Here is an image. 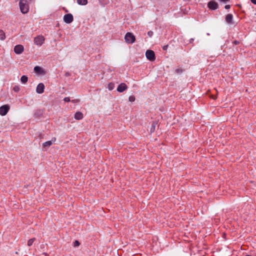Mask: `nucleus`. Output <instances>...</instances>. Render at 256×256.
I'll list each match as a JSON object with an SVG mask.
<instances>
[{"mask_svg":"<svg viewBox=\"0 0 256 256\" xmlns=\"http://www.w3.org/2000/svg\"><path fill=\"white\" fill-rule=\"evenodd\" d=\"M128 88V86L124 83H121L118 85L117 90L120 92H122Z\"/></svg>","mask_w":256,"mask_h":256,"instance_id":"11","label":"nucleus"},{"mask_svg":"<svg viewBox=\"0 0 256 256\" xmlns=\"http://www.w3.org/2000/svg\"><path fill=\"white\" fill-rule=\"evenodd\" d=\"M80 244V243L79 241L78 240H75V242L74 243V247L78 246H79Z\"/></svg>","mask_w":256,"mask_h":256,"instance_id":"23","label":"nucleus"},{"mask_svg":"<svg viewBox=\"0 0 256 256\" xmlns=\"http://www.w3.org/2000/svg\"><path fill=\"white\" fill-rule=\"evenodd\" d=\"M73 16L70 14H68L64 16V20L67 24H70L73 21Z\"/></svg>","mask_w":256,"mask_h":256,"instance_id":"7","label":"nucleus"},{"mask_svg":"<svg viewBox=\"0 0 256 256\" xmlns=\"http://www.w3.org/2000/svg\"><path fill=\"white\" fill-rule=\"evenodd\" d=\"M10 109V106L8 104H4L0 107V114L4 116L6 114Z\"/></svg>","mask_w":256,"mask_h":256,"instance_id":"3","label":"nucleus"},{"mask_svg":"<svg viewBox=\"0 0 256 256\" xmlns=\"http://www.w3.org/2000/svg\"><path fill=\"white\" fill-rule=\"evenodd\" d=\"M38 138H40V139H42L43 138V135L42 134H40L38 136Z\"/></svg>","mask_w":256,"mask_h":256,"instance_id":"28","label":"nucleus"},{"mask_svg":"<svg viewBox=\"0 0 256 256\" xmlns=\"http://www.w3.org/2000/svg\"><path fill=\"white\" fill-rule=\"evenodd\" d=\"M80 0H77V2L80 4Z\"/></svg>","mask_w":256,"mask_h":256,"instance_id":"37","label":"nucleus"},{"mask_svg":"<svg viewBox=\"0 0 256 256\" xmlns=\"http://www.w3.org/2000/svg\"><path fill=\"white\" fill-rule=\"evenodd\" d=\"M65 76H70V74L68 72H66L65 74Z\"/></svg>","mask_w":256,"mask_h":256,"instance_id":"32","label":"nucleus"},{"mask_svg":"<svg viewBox=\"0 0 256 256\" xmlns=\"http://www.w3.org/2000/svg\"><path fill=\"white\" fill-rule=\"evenodd\" d=\"M128 100L130 102H134L135 100V97L134 96H130Z\"/></svg>","mask_w":256,"mask_h":256,"instance_id":"21","label":"nucleus"},{"mask_svg":"<svg viewBox=\"0 0 256 256\" xmlns=\"http://www.w3.org/2000/svg\"><path fill=\"white\" fill-rule=\"evenodd\" d=\"M78 100H72V102H78Z\"/></svg>","mask_w":256,"mask_h":256,"instance_id":"36","label":"nucleus"},{"mask_svg":"<svg viewBox=\"0 0 256 256\" xmlns=\"http://www.w3.org/2000/svg\"><path fill=\"white\" fill-rule=\"evenodd\" d=\"M146 56V58L150 61H154L156 59L154 52L152 50H147Z\"/></svg>","mask_w":256,"mask_h":256,"instance_id":"4","label":"nucleus"},{"mask_svg":"<svg viewBox=\"0 0 256 256\" xmlns=\"http://www.w3.org/2000/svg\"><path fill=\"white\" fill-rule=\"evenodd\" d=\"M43 112L42 110H38L36 112L34 116L36 117H40L42 114Z\"/></svg>","mask_w":256,"mask_h":256,"instance_id":"15","label":"nucleus"},{"mask_svg":"<svg viewBox=\"0 0 256 256\" xmlns=\"http://www.w3.org/2000/svg\"><path fill=\"white\" fill-rule=\"evenodd\" d=\"M230 5H226L225 6V8L226 9H229L230 8Z\"/></svg>","mask_w":256,"mask_h":256,"instance_id":"29","label":"nucleus"},{"mask_svg":"<svg viewBox=\"0 0 256 256\" xmlns=\"http://www.w3.org/2000/svg\"><path fill=\"white\" fill-rule=\"evenodd\" d=\"M220 0L222 2H226L228 1H229L230 0Z\"/></svg>","mask_w":256,"mask_h":256,"instance_id":"34","label":"nucleus"},{"mask_svg":"<svg viewBox=\"0 0 256 256\" xmlns=\"http://www.w3.org/2000/svg\"><path fill=\"white\" fill-rule=\"evenodd\" d=\"M34 71L37 74H40L42 72L43 70L40 67L36 66L34 68Z\"/></svg>","mask_w":256,"mask_h":256,"instance_id":"13","label":"nucleus"},{"mask_svg":"<svg viewBox=\"0 0 256 256\" xmlns=\"http://www.w3.org/2000/svg\"><path fill=\"white\" fill-rule=\"evenodd\" d=\"M44 40V38L42 36H38L34 39V44L38 46H41Z\"/></svg>","mask_w":256,"mask_h":256,"instance_id":"5","label":"nucleus"},{"mask_svg":"<svg viewBox=\"0 0 256 256\" xmlns=\"http://www.w3.org/2000/svg\"><path fill=\"white\" fill-rule=\"evenodd\" d=\"M20 90V88L18 86H15L14 88H13V90L15 92H18Z\"/></svg>","mask_w":256,"mask_h":256,"instance_id":"22","label":"nucleus"},{"mask_svg":"<svg viewBox=\"0 0 256 256\" xmlns=\"http://www.w3.org/2000/svg\"><path fill=\"white\" fill-rule=\"evenodd\" d=\"M208 6L210 10H215L218 8V5L216 2L211 0L208 2Z\"/></svg>","mask_w":256,"mask_h":256,"instance_id":"6","label":"nucleus"},{"mask_svg":"<svg viewBox=\"0 0 256 256\" xmlns=\"http://www.w3.org/2000/svg\"><path fill=\"white\" fill-rule=\"evenodd\" d=\"M246 256H250V255H246Z\"/></svg>","mask_w":256,"mask_h":256,"instance_id":"39","label":"nucleus"},{"mask_svg":"<svg viewBox=\"0 0 256 256\" xmlns=\"http://www.w3.org/2000/svg\"><path fill=\"white\" fill-rule=\"evenodd\" d=\"M87 3V0H81V5H86Z\"/></svg>","mask_w":256,"mask_h":256,"instance_id":"24","label":"nucleus"},{"mask_svg":"<svg viewBox=\"0 0 256 256\" xmlns=\"http://www.w3.org/2000/svg\"><path fill=\"white\" fill-rule=\"evenodd\" d=\"M126 42L128 44H132L136 39L134 35L131 32H127L124 36Z\"/></svg>","mask_w":256,"mask_h":256,"instance_id":"2","label":"nucleus"},{"mask_svg":"<svg viewBox=\"0 0 256 256\" xmlns=\"http://www.w3.org/2000/svg\"><path fill=\"white\" fill-rule=\"evenodd\" d=\"M148 34L150 37H151L153 35V32L152 31H149L148 32Z\"/></svg>","mask_w":256,"mask_h":256,"instance_id":"25","label":"nucleus"},{"mask_svg":"<svg viewBox=\"0 0 256 256\" xmlns=\"http://www.w3.org/2000/svg\"><path fill=\"white\" fill-rule=\"evenodd\" d=\"M108 88L109 90H112L114 88V84L112 82H110V83L108 84Z\"/></svg>","mask_w":256,"mask_h":256,"instance_id":"18","label":"nucleus"},{"mask_svg":"<svg viewBox=\"0 0 256 256\" xmlns=\"http://www.w3.org/2000/svg\"><path fill=\"white\" fill-rule=\"evenodd\" d=\"M254 4H256V0H250Z\"/></svg>","mask_w":256,"mask_h":256,"instance_id":"30","label":"nucleus"},{"mask_svg":"<svg viewBox=\"0 0 256 256\" xmlns=\"http://www.w3.org/2000/svg\"><path fill=\"white\" fill-rule=\"evenodd\" d=\"M64 100L66 102H68L70 101V98L68 97L65 98Z\"/></svg>","mask_w":256,"mask_h":256,"instance_id":"26","label":"nucleus"},{"mask_svg":"<svg viewBox=\"0 0 256 256\" xmlns=\"http://www.w3.org/2000/svg\"><path fill=\"white\" fill-rule=\"evenodd\" d=\"M56 140V138H54V140H49L48 142H44L42 144L43 148H46V147L50 146L53 143V142H54Z\"/></svg>","mask_w":256,"mask_h":256,"instance_id":"12","label":"nucleus"},{"mask_svg":"<svg viewBox=\"0 0 256 256\" xmlns=\"http://www.w3.org/2000/svg\"><path fill=\"white\" fill-rule=\"evenodd\" d=\"M74 118L76 120H80V112H77L75 115Z\"/></svg>","mask_w":256,"mask_h":256,"instance_id":"20","label":"nucleus"},{"mask_svg":"<svg viewBox=\"0 0 256 256\" xmlns=\"http://www.w3.org/2000/svg\"><path fill=\"white\" fill-rule=\"evenodd\" d=\"M234 43L235 44H238L240 42H239L237 41V40H234Z\"/></svg>","mask_w":256,"mask_h":256,"instance_id":"31","label":"nucleus"},{"mask_svg":"<svg viewBox=\"0 0 256 256\" xmlns=\"http://www.w3.org/2000/svg\"><path fill=\"white\" fill-rule=\"evenodd\" d=\"M226 22L229 24H234L233 16L231 14H228L225 18Z\"/></svg>","mask_w":256,"mask_h":256,"instance_id":"10","label":"nucleus"},{"mask_svg":"<svg viewBox=\"0 0 256 256\" xmlns=\"http://www.w3.org/2000/svg\"><path fill=\"white\" fill-rule=\"evenodd\" d=\"M176 72H177V73H180V72H182V69H176Z\"/></svg>","mask_w":256,"mask_h":256,"instance_id":"27","label":"nucleus"},{"mask_svg":"<svg viewBox=\"0 0 256 256\" xmlns=\"http://www.w3.org/2000/svg\"><path fill=\"white\" fill-rule=\"evenodd\" d=\"M35 240V238H32L29 240L28 242V246H31L33 242H34Z\"/></svg>","mask_w":256,"mask_h":256,"instance_id":"19","label":"nucleus"},{"mask_svg":"<svg viewBox=\"0 0 256 256\" xmlns=\"http://www.w3.org/2000/svg\"><path fill=\"white\" fill-rule=\"evenodd\" d=\"M82 114H81V117H80V118L82 119Z\"/></svg>","mask_w":256,"mask_h":256,"instance_id":"38","label":"nucleus"},{"mask_svg":"<svg viewBox=\"0 0 256 256\" xmlns=\"http://www.w3.org/2000/svg\"><path fill=\"white\" fill-rule=\"evenodd\" d=\"M44 85L43 83H40L36 88V92L38 94H42L44 92Z\"/></svg>","mask_w":256,"mask_h":256,"instance_id":"9","label":"nucleus"},{"mask_svg":"<svg viewBox=\"0 0 256 256\" xmlns=\"http://www.w3.org/2000/svg\"><path fill=\"white\" fill-rule=\"evenodd\" d=\"M28 78L26 76H22L21 77L20 80L22 83L25 84L28 82Z\"/></svg>","mask_w":256,"mask_h":256,"instance_id":"17","label":"nucleus"},{"mask_svg":"<svg viewBox=\"0 0 256 256\" xmlns=\"http://www.w3.org/2000/svg\"><path fill=\"white\" fill-rule=\"evenodd\" d=\"M156 125V122H153L152 124L151 128H150V132L151 133L154 131Z\"/></svg>","mask_w":256,"mask_h":256,"instance_id":"14","label":"nucleus"},{"mask_svg":"<svg viewBox=\"0 0 256 256\" xmlns=\"http://www.w3.org/2000/svg\"><path fill=\"white\" fill-rule=\"evenodd\" d=\"M168 46H164L163 47V49H164V50H166L167 49V48H168Z\"/></svg>","mask_w":256,"mask_h":256,"instance_id":"33","label":"nucleus"},{"mask_svg":"<svg viewBox=\"0 0 256 256\" xmlns=\"http://www.w3.org/2000/svg\"><path fill=\"white\" fill-rule=\"evenodd\" d=\"M24 46L20 44L16 45L14 48V52L16 54H22L24 52Z\"/></svg>","mask_w":256,"mask_h":256,"instance_id":"8","label":"nucleus"},{"mask_svg":"<svg viewBox=\"0 0 256 256\" xmlns=\"http://www.w3.org/2000/svg\"><path fill=\"white\" fill-rule=\"evenodd\" d=\"M6 38L5 33L2 30H0V39L1 40H4Z\"/></svg>","mask_w":256,"mask_h":256,"instance_id":"16","label":"nucleus"},{"mask_svg":"<svg viewBox=\"0 0 256 256\" xmlns=\"http://www.w3.org/2000/svg\"><path fill=\"white\" fill-rule=\"evenodd\" d=\"M19 5L20 11L22 14H26L28 12L29 8L26 0H20Z\"/></svg>","mask_w":256,"mask_h":256,"instance_id":"1","label":"nucleus"},{"mask_svg":"<svg viewBox=\"0 0 256 256\" xmlns=\"http://www.w3.org/2000/svg\"><path fill=\"white\" fill-rule=\"evenodd\" d=\"M211 98H212L214 99V100L216 99V96H211Z\"/></svg>","mask_w":256,"mask_h":256,"instance_id":"35","label":"nucleus"}]
</instances>
